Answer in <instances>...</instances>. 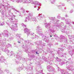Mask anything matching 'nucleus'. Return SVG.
Listing matches in <instances>:
<instances>
[{"label": "nucleus", "mask_w": 74, "mask_h": 74, "mask_svg": "<svg viewBox=\"0 0 74 74\" xmlns=\"http://www.w3.org/2000/svg\"><path fill=\"white\" fill-rule=\"evenodd\" d=\"M36 54H37V52H36Z\"/></svg>", "instance_id": "obj_1"}, {"label": "nucleus", "mask_w": 74, "mask_h": 74, "mask_svg": "<svg viewBox=\"0 0 74 74\" xmlns=\"http://www.w3.org/2000/svg\"><path fill=\"white\" fill-rule=\"evenodd\" d=\"M50 37H52V36H51V35H50Z\"/></svg>", "instance_id": "obj_2"}, {"label": "nucleus", "mask_w": 74, "mask_h": 74, "mask_svg": "<svg viewBox=\"0 0 74 74\" xmlns=\"http://www.w3.org/2000/svg\"><path fill=\"white\" fill-rule=\"evenodd\" d=\"M19 43H20V42H19Z\"/></svg>", "instance_id": "obj_3"}]
</instances>
